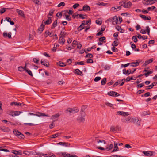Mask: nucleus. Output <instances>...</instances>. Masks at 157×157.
Here are the masks:
<instances>
[{"label": "nucleus", "mask_w": 157, "mask_h": 157, "mask_svg": "<svg viewBox=\"0 0 157 157\" xmlns=\"http://www.w3.org/2000/svg\"><path fill=\"white\" fill-rule=\"evenodd\" d=\"M59 144L62 145L63 146H65L66 147H70V144L68 143L63 142H59V143L57 144Z\"/></svg>", "instance_id": "nucleus-14"}, {"label": "nucleus", "mask_w": 157, "mask_h": 157, "mask_svg": "<svg viewBox=\"0 0 157 157\" xmlns=\"http://www.w3.org/2000/svg\"><path fill=\"white\" fill-rule=\"evenodd\" d=\"M136 37V36H133L132 38V40H133L135 43L137 42L138 40Z\"/></svg>", "instance_id": "nucleus-41"}, {"label": "nucleus", "mask_w": 157, "mask_h": 157, "mask_svg": "<svg viewBox=\"0 0 157 157\" xmlns=\"http://www.w3.org/2000/svg\"><path fill=\"white\" fill-rule=\"evenodd\" d=\"M146 2L143 3L145 5H151L157 2V0H144Z\"/></svg>", "instance_id": "nucleus-6"}, {"label": "nucleus", "mask_w": 157, "mask_h": 157, "mask_svg": "<svg viewBox=\"0 0 157 157\" xmlns=\"http://www.w3.org/2000/svg\"><path fill=\"white\" fill-rule=\"evenodd\" d=\"M65 5V3L64 2H61L57 6L58 7H60L61 6H64Z\"/></svg>", "instance_id": "nucleus-43"}, {"label": "nucleus", "mask_w": 157, "mask_h": 157, "mask_svg": "<svg viewBox=\"0 0 157 157\" xmlns=\"http://www.w3.org/2000/svg\"><path fill=\"white\" fill-rule=\"evenodd\" d=\"M117 114L118 115L123 116H127L128 115H129L130 114L128 112H126L123 111H117Z\"/></svg>", "instance_id": "nucleus-9"}, {"label": "nucleus", "mask_w": 157, "mask_h": 157, "mask_svg": "<svg viewBox=\"0 0 157 157\" xmlns=\"http://www.w3.org/2000/svg\"><path fill=\"white\" fill-rule=\"evenodd\" d=\"M16 11L18 13L19 15H20L22 17H25L24 12L23 11L21 10H20L18 9H16Z\"/></svg>", "instance_id": "nucleus-12"}, {"label": "nucleus", "mask_w": 157, "mask_h": 157, "mask_svg": "<svg viewBox=\"0 0 157 157\" xmlns=\"http://www.w3.org/2000/svg\"><path fill=\"white\" fill-rule=\"evenodd\" d=\"M116 131L115 128L114 126H112L110 128V131L111 132H114Z\"/></svg>", "instance_id": "nucleus-46"}, {"label": "nucleus", "mask_w": 157, "mask_h": 157, "mask_svg": "<svg viewBox=\"0 0 157 157\" xmlns=\"http://www.w3.org/2000/svg\"><path fill=\"white\" fill-rule=\"evenodd\" d=\"M64 37H64L60 36L59 40V43H62V44H63L64 43L65 41L64 38Z\"/></svg>", "instance_id": "nucleus-15"}, {"label": "nucleus", "mask_w": 157, "mask_h": 157, "mask_svg": "<svg viewBox=\"0 0 157 157\" xmlns=\"http://www.w3.org/2000/svg\"><path fill=\"white\" fill-rule=\"evenodd\" d=\"M59 116V114L57 113L54 115H53L52 116L51 119H52L57 120L58 117Z\"/></svg>", "instance_id": "nucleus-26"}, {"label": "nucleus", "mask_w": 157, "mask_h": 157, "mask_svg": "<svg viewBox=\"0 0 157 157\" xmlns=\"http://www.w3.org/2000/svg\"><path fill=\"white\" fill-rule=\"evenodd\" d=\"M105 39V37H102L99 39V40L101 42H102Z\"/></svg>", "instance_id": "nucleus-54"}, {"label": "nucleus", "mask_w": 157, "mask_h": 157, "mask_svg": "<svg viewBox=\"0 0 157 157\" xmlns=\"http://www.w3.org/2000/svg\"><path fill=\"white\" fill-rule=\"evenodd\" d=\"M106 78H104L101 81V84L102 85H104L106 84Z\"/></svg>", "instance_id": "nucleus-36"}, {"label": "nucleus", "mask_w": 157, "mask_h": 157, "mask_svg": "<svg viewBox=\"0 0 157 157\" xmlns=\"http://www.w3.org/2000/svg\"><path fill=\"white\" fill-rule=\"evenodd\" d=\"M140 120H139L138 118H132V122L137 126H139L140 125Z\"/></svg>", "instance_id": "nucleus-5"}, {"label": "nucleus", "mask_w": 157, "mask_h": 157, "mask_svg": "<svg viewBox=\"0 0 157 157\" xmlns=\"http://www.w3.org/2000/svg\"><path fill=\"white\" fill-rule=\"evenodd\" d=\"M113 147V145L112 144H109V147H107L106 149L107 151H109L110 150L112 149Z\"/></svg>", "instance_id": "nucleus-34"}, {"label": "nucleus", "mask_w": 157, "mask_h": 157, "mask_svg": "<svg viewBox=\"0 0 157 157\" xmlns=\"http://www.w3.org/2000/svg\"><path fill=\"white\" fill-rule=\"evenodd\" d=\"M82 10L84 11H90V8L88 5H85L83 7Z\"/></svg>", "instance_id": "nucleus-11"}, {"label": "nucleus", "mask_w": 157, "mask_h": 157, "mask_svg": "<svg viewBox=\"0 0 157 157\" xmlns=\"http://www.w3.org/2000/svg\"><path fill=\"white\" fill-rule=\"evenodd\" d=\"M66 34V33L61 31L60 33V36L64 37H65V36Z\"/></svg>", "instance_id": "nucleus-42"}, {"label": "nucleus", "mask_w": 157, "mask_h": 157, "mask_svg": "<svg viewBox=\"0 0 157 157\" xmlns=\"http://www.w3.org/2000/svg\"><path fill=\"white\" fill-rule=\"evenodd\" d=\"M77 120L80 122H83L85 121V118L83 117L77 118Z\"/></svg>", "instance_id": "nucleus-35"}, {"label": "nucleus", "mask_w": 157, "mask_h": 157, "mask_svg": "<svg viewBox=\"0 0 157 157\" xmlns=\"http://www.w3.org/2000/svg\"><path fill=\"white\" fill-rule=\"evenodd\" d=\"M96 23L97 24L100 25L102 24V21L98 20H96Z\"/></svg>", "instance_id": "nucleus-48"}, {"label": "nucleus", "mask_w": 157, "mask_h": 157, "mask_svg": "<svg viewBox=\"0 0 157 157\" xmlns=\"http://www.w3.org/2000/svg\"><path fill=\"white\" fill-rule=\"evenodd\" d=\"M12 152L15 155H22V153L21 152H19V151L16 150H12Z\"/></svg>", "instance_id": "nucleus-30"}, {"label": "nucleus", "mask_w": 157, "mask_h": 157, "mask_svg": "<svg viewBox=\"0 0 157 157\" xmlns=\"http://www.w3.org/2000/svg\"><path fill=\"white\" fill-rule=\"evenodd\" d=\"M136 78L135 77H134V78H133L132 77H127L126 78V79H123L121 81H125V80L127 82H128V81H130V80H136Z\"/></svg>", "instance_id": "nucleus-18"}, {"label": "nucleus", "mask_w": 157, "mask_h": 157, "mask_svg": "<svg viewBox=\"0 0 157 157\" xmlns=\"http://www.w3.org/2000/svg\"><path fill=\"white\" fill-rule=\"evenodd\" d=\"M50 32L47 30L45 31V36L46 37H47L49 35Z\"/></svg>", "instance_id": "nucleus-57"}, {"label": "nucleus", "mask_w": 157, "mask_h": 157, "mask_svg": "<svg viewBox=\"0 0 157 157\" xmlns=\"http://www.w3.org/2000/svg\"><path fill=\"white\" fill-rule=\"evenodd\" d=\"M104 68L105 70H109L110 69V67L109 65H106L105 66Z\"/></svg>", "instance_id": "nucleus-59"}, {"label": "nucleus", "mask_w": 157, "mask_h": 157, "mask_svg": "<svg viewBox=\"0 0 157 157\" xmlns=\"http://www.w3.org/2000/svg\"><path fill=\"white\" fill-rule=\"evenodd\" d=\"M83 25H82V24L80 25L78 28V29L79 31L82 30L84 28V27H83Z\"/></svg>", "instance_id": "nucleus-53"}, {"label": "nucleus", "mask_w": 157, "mask_h": 157, "mask_svg": "<svg viewBox=\"0 0 157 157\" xmlns=\"http://www.w3.org/2000/svg\"><path fill=\"white\" fill-rule=\"evenodd\" d=\"M140 16L144 20H149L151 19L150 17H146L145 15H143L140 14Z\"/></svg>", "instance_id": "nucleus-16"}, {"label": "nucleus", "mask_w": 157, "mask_h": 157, "mask_svg": "<svg viewBox=\"0 0 157 157\" xmlns=\"http://www.w3.org/2000/svg\"><path fill=\"white\" fill-rule=\"evenodd\" d=\"M48 19L46 21L44 22V25L45 24L49 25L52 22V20L51 19V17L48 16Z\"/></svg>", "instance_id": "nucleus-13"}, {"label": "nucleus", "mask_w": 157, "mask_h": 157, "mask_svg": "<svg viewBox=\"0 0 157 157\" xmlns=\"http://www.w3.org/2000/svg\"><path fill=\"white\" fill-rule=\"evenodd\" d=\"M150 113L149 111H144L141 113V115L142 116H145L147 115H150Z\"/></svg>", "instance_id": "nucleus-29"}, {"label": "nucleus", "mask_w": 157, "mask_h": 157, "mask_svg": "<svg viewBox=\"0 0 157 157\" xmlns=\"http://www.w3.org/2000/svg\"><path fill=\"white\" fill-rule=\"evenodd\" d=\"M61 134L60 133H57L55 134L51 135L50 137L52 138H54L59 136Z\"/></svg>", "instance_id": "nucleus-32"}, {"label": "nucleus", "mask_w": 157, "mask_h": 157, "mask_svg": "<svg viewBox=\"0 0 157 157\" xmlns=\"http://www.w3.org/2000/svg\"><path fill=\"white\" fill-rule=\"evenodd\" d=\"M10 115H11L12 116H16V111H12L10 113Z\"/></svg>", "instance_id": "nucleus-56"}, {"label": "nucleus", "mask_w": 157, "mask_h": 157, "mask_svg": "<svg viewBox=\"0 0 157 157\" xmlns=\"http://www.w3.org/2000/svg\"><path fill=\"white\" fill-rule=\"evenodd\" d=\"M65 16L67 20H68V21H70L71 20V18L70 16L67 15H66Z\"/></svg>", "instance_id": "nucleus-63"}, {"label": "nucleus", "mask_w": 157, "mask_h": 157, "mask_svg": "<svg viewBox=\"0 0 157 157\" xmlns=\"http://www.w3.org/2000/svg\"><path fill=\"white\" fill-rule=\"evenodd\" d=\"M105 104L108 106L113 108V105L110 103L106 102L105 103Z\"/></svg>", "instance_id": "nucleus-37"}, {"label": "nucleus", "mask_w": 157, "mask_h": 157, "mask_svg": "<svg viewBox=\"0 0 157 157\" xmlns=\"http://www.w3.org/2000/svg\"><path fill=\"white\" fill-rule=\"evenodd\" d=\"M13 132L14 135L16 136L19 138L21 139L24 138L25 136L24 135L21 133L18 130H13Z\"/></svg>", "instance_id": "nucleus-2"}, {"label": "nucleus", "mask_w": 157, "mask_h": 157, "mask_svg": "<svg viewBox=\"0 0 157 157\" xmlns=\"http://www.w3.org/2000/svg\"><path fill=\"white\" fill-rule=\"evenodd\" d=\"M101 79V78L100 77H95L94 79V81L95 82H97L100 80Z\"/></svg>", "instance_id": "nucleus-52"}, {"label": "nucleus", "mask_w": 157, "mask_h": 157, "mask_svg": "<svg viewBox=\"0 0 157 157\" xmlns=\"http://www.w3.org/2000/svg\"><path fill=\"white\" fill-rule=\"evenodd\" d=\"M6 11V9L5 8H2L0 10V12L1 14H2Z\"/></svg>", "instance_id": "nucleus-50"}, {"label": "nucleus", "mask_w": 157, "mask_h": 157, "mask_svg": "<svg viewBox=\"0 0 157 157\" xmlns=\"http://www.w3.org/2000/svg\"><path fill=\"white\" fill-rule=\"evenodd\" d=\"M78 64L79 65H83L84 64V61H81L79 62H77L75 63V64Z\"/></svg>", "instance_id": "nucleus-49"}, {"label": "nucleus", "mask_w": 157, "mask_h": 157, "mask_svg": "<svg viewBox=\"0 0 157 157\" xmlns=\"http://www.w3.org/2000/svg\"><path fill=\"white\" fill-rule=\"evenodd\" d=\"M154 60V59L153 58H151L149 60H147L145 61L144 64L145 65H147L151 63V62H152Z\"/></svg>", "instance_id": "nucleus-20"}, {"label": "nucleus", "mask_w": 157, "mask_h": 157, "mask_svg": "<svg viewBox=\"0 0 157 157\" xmlns=\"http://www.w3.org/2000/svg\"><path fill=\"white\" fill-rule=\"evenodd\" d=\"M93 57V56L92 54H90V53H89L88 54L86 55L85 56V57L86 58L89 57L90 58H91Z\"/></svg>", "instance_id": "nucleus-45"}, {"label": "nucleus", "mask_w": 157, "mask_h": 157, "mask_svg": "<svg viewBox=\"0 0 157 157\" xmlns=\"http://www.w3.org/2000/svg\"><path fill=\"white\" fill-rule=\"evenodd\" d=\"M121 81H122L121 80ZM121 82V81L120 80H118L113 85V86L114 87H115L116 86H117L118 84H119L120 82Z\"/></svg>", "instance_id": "nucleus-47"}, {"label": "nucleus", "mask_w": 157, "mask_h": 157, "mask_svg": "<svg viewBox=\"0 0 157 157\" xmlns=\"http://www.w3.org/2000/svg\"><path fill=\"white\" fill-rule=\"evenodd\" d=\"M119 4L124 8H129L131 6L132 3L130 1L124 0L120 2Z\"/></svg>", "instance_id": "nucleus-1"}, {"label": "nucleus", "mask_w": 157, "mask_h": 157, "mask_svg": "<svg viewBox=\"0 0 157 157\" xmlns=\"http://www.w3.org/2000/svg\"><path fill=\"white\" fill-rule=\"evenodd\" d=\"M6 20L8 22H10L11 25H13L14 24V22L11 21V19L10 18L7 17L6 18Z\"/></svg>", "instance_id": "nucleus-24"}, {"label": "nucleus", "mask_w": 157, "mask_h": 157, "mask_svg": "<svg viewBox=\"0 0 157 157\" xmlns=\"http://www.w3.org/2000/svg\"><path fill=\"white\" fill-rule=\"evenodd\" d=\"M55 10L54 9H52L50 11L49 14L48 15V16H52L54 13Z\"/></svg>", "instance_id": "nucleus-40"}, {"label": "nucleus", "mask_w": 157, "mask_h": 157, "mask_svg": "<svg viewBox=\"0 0 157 157\" xmlns=\"http://www.w3.org/2000/svg\"><path fill=\"white\" fill-rule=\"evenodd\" d=\"M67 111L71 113H75L79 111V109L77 107H74L72 108H68L67 109Z\"/></svg>", "instance_id": "nucleus-3"}, {"label": "nucleus", "mask_w": 157, "mask_h": 157, "mask_svg": "<svg viewBox=\"0 0 157 157\" xmlns=\"http://www.w3.org/2000/svg\"><path fill=\"white\" fill-rule=\"evenodd\" d=\"M41 63L42 64L46 67H48L49 65V64L48 63L46 62L44 60H43L42 59L41 60Z\"/></svg>", "instance_id": "nucleus-22"}, {"label": "nucleus", "mask_w": 157, "mask_h": 157, "mask_svg": "<svg viewBox=\"0 0 157 157\" xmlns=\"http://www.w3.org/2000/svg\"><path fill=\"white\" fill-rule=\"evenodd\" d=\"M44 25L42 24L38 28V30L40 32V33H41V32L43 31L44 28Z\"/></svg>", "instance_id": "nucleus-19"}, {"label": "nucleus", "mask_w": 157, "mask_h": 157, "mask_svg": "<svg viewBox=\"0 0 157 157\" xmlns=\"http://www.w3.org/2000/svg\"><path fill=\"white\" fill-rule=\"evenodd\" d=\"M18 70L20 71H24V68L21 66H20L18 67Z\"/></svg>", "instance_id": "nucleus-58"}, {"label": "nucleus", "mask_w": 157, "mask_h": 157, "mask_svg": "<svg viewBox=\"0 0 157 157\" xmlns=\"http://www.w3.org/2000/svg\"><path fill=\"white\" fill-rule=\"evenodd\" d=\"M11 105H16L17 106H21V103H18L17 102H13L11 103Z\"/></svg>", "instance_id": "nucleus-33"}, {"label": "nucleus", "mask_w": 157, "mask_h": 157, "mask_svg": "<svg viewBox=\"0 0 157 157\" xmlns=\"http://www.w3.org/2000/svg\"><path fill=\"white\" fill-rule=\"evenodd\" d=\"M26 72L30 76H33V75L31 71L29 70H26Z\"/></svg>", "instance_id": "nucleus-44"}, {"label": "nucleus", "mask_w": 157, "mask_h": 157, "mask_svg": "<svg viewBox=\"0 0 157 157\" xmlns=\"http://www.w3.org/2000/svg\"><path fill=\"white\" fill-rule=\"evenodd\" d=\"M0 130L4 132H9L10 131L8 128L5 127H0Z\"/></svg>", "instance_id": "nucleus-17"}, {"label": "nucleus", "mask_w": 157, "mask_h": 157, "mask_svg": "<svg viewBox=\"0 0 157 157\" xmlns=\"http://www.w3.org/2000/svg\"><path fill=\"white\" fill-rule=\"evenodd\" d=\"M79 6V4L78 3H76L73 6V7L74 9L76 8L77 7Z\"/></svg>", "instance_id": "nucleus-55"}, {"label": "nucleus", "mask_w": 157, "mask_h": 157, "mask_svg": "<svg viewBox=\"0 0 157 157\" xmlns=\"http://www.w3.org/2000/svg\"><path fill=\"white\" fill-rule=\"evenodd\" d=\"M152 71H148L147 73L144 74V75L146 77H147L149 74L152 73Z\"/></svg>", "instance_id": "nucleus-39"}, {"label": "nucleus", "mask_w": 157, "mask_h": 157, "mask_svg": "<svg viewBox=\"0 0 157 157\" xmlns=\"http://www.w3.org/2000/svg\"><path fill=\"white\" fill-rule=\"evenodd\" d=\"M109 21H112L113 25H115L117 24L118 22V20L117 16H115L113 17L110 18L109 19Z\"/></svg>", "instance_id": "nucleus-4"}, {"label": "nucleus", "mask_w": 157, "mask_h": 157, "mask_svg": "<svg viewBox=\"0 0 157 157\" xmlns=\"http://www.w3.org/2000/svg\"><path fill=\"white\" fill-rule=\"evenodd\" d=\"M142 152L146 156H152L154 153L151 151H143Z\"/></svg>", "instance_id": "nucleus-10"}, {"label": "nucleus", "mask_w": 157, "mask_h": 157, "mask_svg": "<svg viewBox=\"0 0 157 157\" xmlns=\"http://www.w3.org/2000/svg\"><path fill=\"white\" fill-rule=\"evenodd\" d=\"M132 118L130 117H128L127 118H124L121 119L122 122L125 123H128V122H132Z\"/></svg>", "instance_id": "nucleus-7"}, {"label": "nucleus", "mask_w": 157, "mask_h": 157, "mask_svg": "<svg viewBox=\"0 0 157 157\" xmlns=\"http://www.w3.org/2000/svg\"><path fill=\"white\" fill-rule=\"evenodd\" d=\"M108 95L113 97H117L120 95L119 93L114 91H110L108 93Z\"/></svg>", "instance_id": "nucleus-8"}, {"label": "nucleus", "mask_w": 157, "mask_h": 157, "mask_svg": "<svg viewBox=\"0 0 157 157\" xmlns=\"http://www.w3.org/2000/svg\"><path fill=\"white\" fill-rule=\"evenodd\" d=\"M75 73L77 74L78 75H83L82 72L78 69H77L75 70Z\"/></svg>", "instance_id": "nucleus-21"}, {"label": "nucleus", "mask_w": 157, "mask_h": 157, "mask_svg": "<svg viewBox=\"0 0 157 157\" xmlns=\"http://www.w3.org/2000/svg\"><path fill=\"white\" fill-rule=\"evenodd\" d=\"M57 20H56L52 24V26L51 27V28L52 29H53L55 28L57 25Z\"/></svg>", "instance_id": "nucleus-28"}, {"label": "nucleus", "mask_w": 157, "mask_h": 157, "mask_svg": "<svg viewBox=\"0 0 157 157\" xmlns=\"http://www.w3.org/2000/svg\"><path fill=\"white\" fill-rule=\"evenodd\" d=\"M33 2H34L35 4L37 5H39V0H32Z\"/></svg>", "instance_id": "nucleus-51"}, {"label": "nucleus", "mask_w": 157, "mask_h": 157, "mask_svg": "<svg viewBox=\"0 0 157 157\" xmlns=\"http://www.w3.org/2000/svg\"><path fill=\"white\" fill-rule=\"evenodd\" d=\"M156 9L155 7L152 6L151 7H148L147 9L149 11H153L154 10Z\"/></svg>", "instance_id": "nucleus-38"}, {"label": "nucleus", "mask_w": 157, "mask_h": 157, "mask_svg": "<svg viewBox=\"0 0 157 157\" xmlns=\"http://www.w3.org/2000/svg\"><path fill=\"white\" fill-rule=\"evenodd\" d=\"M123 73L124 74H127L128 75L131 73V70L129 69L126 71L125 69H124L123 70Z\"/></svg>", "instance_id": "nucleus-23"}, {"label": "nucleus", "mask_w": 157, "mask_h": 157, "mask_svg": "<svg viewBox=\"0 0 157 157\" xmlns=\"http://www.w3.org/2000/svg\"><path fill=\"white\" fill-rule=\"evenodd\" d=\"M57 64L60 67H64L66 66V64L61 61H59L57 63Z\"/></svg>", "instance_id": "nucleus-31"}, {"label": "nucleus", "mask_w": 157, "mask_h": 157, "mask_svg": "<svg viewBox=\"0 0 157 157\" xmlns=\"http://www.w3.org/2000/svg\"><path fill=\"white\" fill-rule=\"evenodd\" d=\"M112 51L115 52H117L118 51L117 48L115 47H113L112 48Z\"/></svg>", "instance_id": "nucleus-62"}, {"label": "nucleus", "mask_w": 157, "mask_h": 157, "mask_svg": "<svg viewBox=\"0 0 157 157\" xmlns=\"http://www.w3.org/2000/svg\"><path fill=\"white\" fill-rule=\"evenodd\" d=\"M86 62L88 63H93V61L92 59H89L87 60Z\"/></svg>", "instance_id": "nucleus-61"}, {"label": "nucleus", "mask_w": 157, "mask_h": 157, "mask_svg": "<svg viewBox=\"0 0 157 157\" xmlns=\"http://www.w3.org/2000/svg\"><path fill=\"white\" fill-rule=\"evenodd\" d=\"M33 62L36 63H38L39 61V59H37V58H35L33 59Z\"/></svg>", "instance_id": "nucleus-60"}, {"label": "nucleus", "mask_w": 157, "mask_h": 157, "mask_svg": "<svg viewBox=\"0 0 157 157\" xmlns=\"http://www.w3.org/2000/svg\"><path fill=\"white\" fill-rule=\"evenodd\" d=\"M114 149L112 151V152H114L115 151H118V148L117 147V144L116 143H115L114 142Z\"/></svg>", "instance_id": "nucleus-27"}, {"label": "nucleus", "mask_w": 157, "mask_h": 157, "mask_svg": "<svg viewBox=\"0 0 157 157\" xmlns=\"http://www.w3.org/2000/svg\"><path fill=\"white\" fill-rule=\"evenodd\" d=\"M49 157H55V155L53 153H50L48 154Z\"/></svg>", "instance_id": "nucleus-64"}, {"label": "nucleus", "mask_w": 157, "mask_h": 157, "mask_svg": "<svg viewBox=\"0 0 157 157\" xmlns=\"http://www.w3.org/2000/svg\"><path fill=\"white\" fill-rule=\"evenodd\" d=\"M139 62H133L131 63L130 65L133 67L137 66L139 65Z\"/></svg>", "instance_id": "nucleus-25"}]
</instances>
